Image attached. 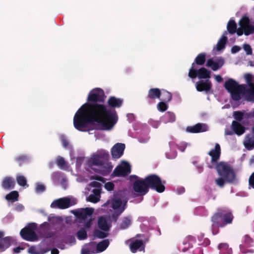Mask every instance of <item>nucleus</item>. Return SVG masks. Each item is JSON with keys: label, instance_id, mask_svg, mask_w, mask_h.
Here are the masks:
<instances>
[{"label": "nucleus", "instance_id": "nucleus-1", "mask_svg": "<svg viewBox=\"0 0 254 254\" xmlns=\"http://www.w3.org/2000/svg\"><path fill=\"white\" fill-rule=\"evenodd\" d=\"M106 96L103 90L95 88L90 91L87 101L77 110L73 118L74 127L80 131L89 130V124L96 122L100 125L97 129L110 130L117 123L118 117L115 110L108 109L103 104Z\"/></svg>", "mask_w": 254, "mask_h": 254}, {"label": "nucleus", "instance_id": "nucleus-2", "mask_svg": "<svg viewBox=\"0 0 254 254\" xmlns=\"http://www.w3.org/2000/svg\"><path fill=\"white\" fill-rule=\"evenodd\" d=\"M129 180L133 181V190L138 196H143L148 193L149 189L155 190L159 193L164 191L165 182H163L160 177L156 174H152L146 176L144 179L140 178L136 175L129 176Z\"/></svg>", "mask_w": 254, "mask_h": 254}, {"label": "nucleus", "instance_id": "nucleus-3", "mask_svg": "<svg viewBox=\"0 0 254 254\" xmlns=\"http://www.w3.org/2000/svg\"><path fill=\"white\" fill-rule=\"evenodd\" d=\"M234 217L232 213L223 208H218L211 217V231L213 235L219 233V228H223L232 223Z\"/></svg>", "mask_w": 254, "mask_h": 254}, {"label": "nucleus", "instance_id": "nucleus-4", "mask_svg": "<svg viewBox=\"0 0 254 254\" xmlns=\"http://www.w3.org/2000/svg\"><path fill=\"white\" fill-rule=\"evenodd\" d=\"M224 86L233 100L237 101L241 99L242 93L245 91V84H239L234 79L229 78L225 82Z\"/></svg>", "mask_w": 254, "mask_h": 254}, {"label": "nucleus", "instance_id": "nucleus-5", "mask_svg": "<svg viewBox=\"0 0 254 254\" xmlns=\"http://www.w3.org/2000/svg\"><path fill=\"white\" fill-rule=\"evenodd\" d=\"M216 169L218 174L225 179L227 182L233 183L236 179V175L233 169L227 163L221 162L217 163Z\"/></svg>", "mask_w": 254, "mask_h": 254}, {"label": "nucleus", "instance_id": "nucleus-6", "mask_svg": "<svg viewBox=\"0 0 254 254\" xmlns=\"http://www.w3.org/2000/svg\"><path fill=\"white\" fill-rule=\"evenodd\" d=\"M188 76L191 79H194L197 77L201 80H202V79H209L211 77V71L204 67L196 69L194 68V63H192L189 69Z\"/></svg>", "mask_w": 254, "mask_h": 254}, {"label": "nucleus", "instance_id": "nucleus-7", "mask_svg": "<svg viewBox=\"0 0 254 254\" xmlns=\"http://www.w3.org/2000/svg\"><path fill=\"white\" fill-rule=\"evenodd\" d=\"M37 224L35 223H29L26 227L22 229L20 234L21 237L28 241H35L38 240V237L35 230Z\"/></svg>", "mask_w": 254, "mask_h": 254}, {"label": "nucleus", "instance_id": "nucleus-8", "mask_svg": "<svg viewBox=\"0 0 254 254\" xmlns=\"http://www.w3.org/2000/svg\"><path fill=\"white\" fill-rule=\"evenodd\" d=\"M131 172V166L129 164L124 162L121 165L117 166L111 175L112 177H125Z\"/></svg>", "mask_w": 254, "mask_h": 254}, {"label": "nucleus", "instance_id": "nucleus-9", "mask_svg": "<svg viewBox=\"0 0 254 254\" xmlns=\"http://www.w3.org/2000/svg\"><path fill=\"white\" fill-rule=\"evenodd\" d=\"M221 154L220 146L219 144L216 143L215 148L211 149L208 153V155L211 156V165H208L209 168H213L215 165L218 163V161L220 158Z\"/></svg>", "mask_w": 254, "mask_h": 254}, {"label": "nucleus", "instance_id": "nucleus-10", "mask_svg": "<svg viewBox=\"0 0 254 254\" xmlns=\"http://www.w3.org/2000/svg\"><path fill=\"white\" fill-rule=\"evenodd\" d=\"M254 246V240L248 235H246L243 239V244L240 245V249L243 254L254 253V250H247L246 247H251Z\"/></svg>", "mask_w": 254, "mask_h": 254}, {"label": "nucleus", "instance_id": "nucleus-11", "mask_svg": "<svg viewBox=\"0 0 254 254\" xmlns=\"http://www.w3.org/2000/svg\"><path fill=\"white\" fill-rule=\"evenodd\" d=\"M70 200L68 197L60 198L54 200L51 204L52 208L65 209L70 206Z\"/></svg>", "mask_w": 254, "mask_h": 254}, {"label": "nucleus", "instance_id": "nucleus-12", "mask_svg": "<svg viewBox=\"0 0 254 254\" xmlns=\"http://www.w3.org/2000/svg\"><path fill=\"white\" fill-rule=\"evenodd\" d=\"M195 87L197 91L198 92L205 91L207 93L211 89L212 83L208 79L205 80H200L196 83Z\"/></svg>", "mask_w": 254, "mask_h": 254}, {"label": "nucleus", "instance_id": "nucleus-13", "mask_svg": "<svg viewBox=\"0 0 254 254\" xmlns=\"http://www.w3.org/2000/svg\"><path fill=\"white\" fill-rule=\"evenodd\" d=\"M94 211L92 208L86 207L75 210L73 214L79 219L85 220L87 217H91Z\"/></svg>", "mask_w": 254, "mask_h": 254}, {"label": "nucleus", "instance_id": "nucleus-14", "mask_svg": "<svg viewBox=\"0 0 254 254\" xmlns=\"http://www.w3.org/2000/svg\"><path fill=\"white\" fill-rule=\"evenodd\" d=\"M125 149V144L122 143H117L113 146L111 149V154L113 158L119 159L124 153Z\"/></svg>", "mask_w": 254, "mask_h": 254}, {"label": "nucleus", "instance_id": "nucleus-15", "mask_svg": "<svg viewBox=\"0 0 254 254\" xmlns=\"http://www.w3.org/2000/svg\"><path fill=\"white\" fill-rule=\"evenodd\" d=\"M224 64V61L222 58H219L216 61L210 58L207 60L206 66L211 67L213 71H216L221 68Z\"/></svg>", "mask_w": 254, "mask_h": 254}, {"label": "nucleus", "instance_id": "nucleus-16", "mask_svg": "<svg viewBox=\"0 0 254 254\" xmlns=\"http://www.w3.org/2000/svg\"><path fill=\"white\" fill-rule=\"evenodd\" d=\"M242 96H244L246 100L249 102H254V83L249 84V88H247L245 84V91L242 93Z\"/></svg>", "mask_w": 254, "mask_h": 254}, {"label": "nucleus", "instance_id": "nucleus-17", "mask_svg": "<svg viewBox=\"0 0 254 254\" xmlns=\"http://www.w3.org/2000/svg\"><path fill=\"white\" fill-rule=\"evenodd\" d=\"M101 160H102L103 162L108 166L106 167L105 170H103L104 172V174H109L112 169V166L110 165H108L107 162L108 161L109 154L108 152H106L105 151H101L97 154Z\"/></svg>", "mask_w": 254, "mask_h": 254}, {"label": "nucleus", "instance_id": "nucleus-18", "mask_svg": "<svg viewBox=\"0 0 254 254\" xmlns=\"http://www.w3.org/2000/svg\"><path fill=\"white\" fill-rule=\"evenodd\" d=\"M187 131L190 133H198L206 131L207 126L205 124L198 123L193 126H189L186 128Z\"/></svg>", "mask_w": 254, "mask_h": 254}, {"label": "nucleus", "instance_id": "nucleus-19", "mask_svg": "<svg viewBox=\"0 0 254 254\" xmlns=\"http://www.w3.org/2000/svg\"><path fill=\"white\" fill-rule=\"evenodd\" d=\"M129 248L132 253H135L137 250L141 251L144 250V246L142 240H135L130 243Z\"/></svg>", "mask_w": 254, "mask_h": 254}, {"label": "nucleus", "instance_id": "nucleus-20", "mask_svg": "<svg viewBox=\"0 0 254 254\" xmlns=\"http://www.w3.org/2000/svg\"><path fill=\"white\" fill-rule=\"evenodd\" d=\"M232 129L234 132L238 135L243 134L246 130L244 126H242L239 122L233 121L232 123Z\"/></svg>", "mask_w": 254, "mask_h": 254}, {"label": "nucleus", "instance_id": "nucleus-21", "mask_svg": "<svg viewBox=\"0 0 254 254\" xmlns=\"http://www.w3.org/2000/svg\"><path fill=\"white\" fill-rule=\"evenodd\" d=\"M123 100L115 96H111L107 101L108 106L112 108H120L122 106Z\"/></svg>", "mask_w": 254, "mask_h": 254}, {"label": "nucleus", "instance_id": "nucleus-22", "mask_svg": "<svg viewBox=\"0 0 254 254\" xmlns=\"http://www.w3.org/2000/svg\"><path fill=\"white\" fill-rule=\"evenodd\" d=\"M161 91L157 88H153L149 90L147 98L149 99L155 100L160 99Z\"/></svg>", "mask_w": 254, "mask_h": 254}, {"label": "nucleus", "instance_id": "nucleus-23", "mask_svg": "<svg viewBox=\"0 0 254 254\" xmlns=\"http://www.w3.org/2000/svg\"><path fill=\"white\" fill-rule=\"evenodd\" d=\"M15 186L14 180L9 177L4 178L2 182V187L5 190H11Z\"/></svg>", "mask_w": 254, "mask_h": 254}, {"label": "nucleus", "instance_id": "nucleus-24", "mask_svg": "<svg viewBox=\"0 0 254 254\" xmlns=\"http://www.w3.org/2000/svg\"><path fill=\"white\" fill-rule=\"evenodd\" d=\"M245 147L249 150L254 148V136L251 134H247L245 137L244 142Z\"/></svg>", "mask_w": 254, "mask_h": 254}, {"label": "nucleus", "instance_id": "nucleus-25", "mask_svg": "<svg viewBox=\"0 0 254 254\" xmlns=\"http://www.w3.org/2000/svg\"><path fill=\"white\" fill-rule=\"evenodd\" d=\"M88 164L91 166H97L100 167L106 165L97 154L90 158L88 161Z\"/></svg>", "mask_w": 254, "mask_h": 254}, {"label": "nucleus", "instance_id": "nucleus-26", "mask_svg": "<svg viewBox=\"0 0 254 254\" xmlns=\"http://www.w3.org/2000/svg\"><path fill=\"white\" fill-rule=\"evenodd\" d=\"M98 226L100 229L104 231H108L110 229L106 219L103 216H101L98 218Z\"/></svg>", "mask_w": 254, "mask_h": 254}, {"label": "nucleus", "instance_id": "nucleus-27", "mask_svg": "<svg viewBox=\"0 0 254 254\" xmlns=\"http://www.w3.org/2000/svg\"><path fill=\"white\" fill-rule=\"evenodd\" d=\"M48 251H49L48 249H42L40 246H31L28 251L30 254H44Z\"/></svg>", "mask_w": 254, "mask_h": 254}, {"label": "nucleus", "instance_id": "nucleus-28", "mask_svg": "<svg viewBox=\"0 0 254 254\" xmlns=\"http://www.w3.org/2000/svg\"><path fill=\"white\" fill-rule=\"evenodd\" d=\"M110 244L108 239H105L96 244L97 253L104 251L109 246Z\"/></svg>", "mask_w": 254, "mask_h": 254}, {"label": "nucleus", "instance_id": "nucleus-29", "mask_svg": "<svg viewBox=\"0 0 254 254\" xmlns=\"http://www.w3.org/2000/svg\"><path fill=\"white\" fill-rule=\"evenodd\" d=\"M206 62V54L204 53H201L199 54L195 58L194 61L193 63L197 65L202 66Z\"/></svg>", "mask_w": 254, "mask_h": 254}, {"label": "nucleus", "instance_id": "nucleus-30", "mask_svg": "<svg viewBox=\"0 0 254 254\" xmlns=\"http://www.w3.org/2000/svg\"><path fill=\"white\" fill-rule=\"evenodd\" d=\"M19 193L18 191L13 190L7 194L5 198L8 201H11L12 202H15L18 200Z\"/></svg>", "mask_w": 254, "mask_h": 254}, {"label": "nucleus", "instance_id": "nucleus-31", "mask_svg": "<svg viewBox=\"0 0 254 254\" xmlns=\"http://www.w3.org/2000/svg\"><path fill=\"white\" fill-rule=\"evenodd\" d=\"M237 27L235 20L230 19L228 22L227 29L230 34H234L236 32Z\"/></svg>", "mask_w": 254, "mask_h": 254}, {"label": "nucleus", "instance_id": "nucleus-32", "mask_svg": "<svg viewBox=\"0 0 254 254\" xmlns=\"http://www.w3.org/2000/svg\"><path fill=\"white\" fill-rule=\"evenodd\" d=\"M131 218L130 216H126L123 218L120 224V228L122 230L127 228L131 224Z\"/></svg>", "mask_w": 254, "mask_h": 254}, {"label": "nucleus", "instance_id": "nucleus-33", "mask_svg": "<svg viewBox=\"0 0 254 254\" xmlns=\"http://www.w3.org/2000/svg\"><path fill=\"white\" fill-rule=\"evenodd\" d=\"M163 118L165 123H173L176 120L175 115L171 112H166Z\"/></svg>", "mask_w": 254, "mask_h": 254}, {"label": "nucleus", "instance_id": "nucleus-34", "mask_svg": "<svg viewBox=\"0 0 254 254\" xmlns=\"http://www.w3.org/2000/svg\"><path fill=\"white\" fill-rule=\"evenodd\" d=\"M161 98H160V100L166 102H170L172 99V94L170 92L163 89L161 91Z\"/></svg>", "mask_w": 254, "mask_h": 254}, {"label": "nucleus", "instance_id": "nucleus-35", "mask_svg": "<svg viewBox=\"0 0 254 254\" xmlns=\"http://www.w3.org/2000/svg\"><path fill=\"white\" fill-rule=\"evenodd\" d=\"M107 231L102 232L98 229H95L93 231V236L95 238L104 239L108 236L109 233Z\"/></svg>", "mask_w": 254, "mask_h": 254}, {"label": "nucleus", "instance_id": "nucleus-36", "mask_svg": "<svg viewBox=\"0 0 254 254\" xmlns=\"http://www.w3.org/2000/svg\"><path fill=\"white\" fill-rule=\"evenodd\" d=\"M111 204L114 210H118L122 207L123 202L120 198H114L111 200Z\"/></svg>", "mask_w": 254, "mask_h": 254}, {"label": "nucleus", "instance_id": "nucleus-37", "mask_svg": "<svg viewBox=\"0 0 254 254\" xmlns=\"http://www.w3.org/2000/svg\"><path fill=\"white\" fill-rule=\"evenodd\" d=\"M126 203L124 204L120 209L118 210H114L115 211L112 214V217L114 220L115 222H117L119 217L124 212L125 209Z\"/></svg>", "mask_w": 254, "mask_h": 254}, {"label": "nucleus", "instance_id": "nucleus-38", "mask_svg": "<svg viewBox=\"0 0 254 254\" xmlns=\"http://www.w3.org/2000/svg\"><path fill=\"white\" fill-rule=\"evenodd\" d=\"M84 247L92 254L97 253L96 244L94 242H90L85 244Z\"/></svg>", "mask_w": 254, "mask_h": 254}, {"label": "nucleus", "instance_id": "nucleus-39", "mask_svg": "<svg viewBox=\"0 0 254 254\" xmlns=\"http://www.w3.org/2000/svg\"><path fill=\"white\" fill-rule=\"evenodd\" d=\"M227 41V37L225 36H222V37L219 39L217 44V49L218 51L223 49L225 46V44Z\"/></svg>", "mask_w": 254, "mask_h": 254}, {"label": "nucleus", "instance_id": "nucleus-40", "mask_svg": "<svg viewBox=\"0 0 254 254\" xmlns=\"http://www.w3.org/2000/svg\"><path fill=\"white\" fill-rule=\"evenodd\" d=\"M16 181L17 184L21 187H28L27 184V180L26 178L22 175H18L16 177Z\"/></svg>", "mask_w": 254, "mask_h": 254}, {"label": "nucleus", "instance_id": "nucleus-41", "mask_svg": "<svg viewBox=\"0 0 254 254\" xmlns=\"http://www.w3.org/2000/svg\"><path fill=\"white\" fill-rule=\"evenodd\" d=\"M250 23V19L247 16H243L239 21V24L242 28L249 25Z\"/></svg>", "mask_w": 254, "mask_h": 254}, {"label": "nucleus", "instance_id": "nucleus-42", "mask_svg": "<svg viewBox=\"0 0 254 254\" xmlns=\"http://www.w3.org/2000/svg\"><path fill=\"white\" fill-rule=\"evenodd\" d=\"M76 236L79 240H84L87 238V232L84 228H81L77 231Z\"/></svg>", "mask_w": 254, "mask_h": 254}, {"label": "nucleus", "instance_id": "nucleus-43", "mask_svg": "<svg viewBox=\"0 0 254 254\" xmlns=\"http://www.w3.org/2000/svg\"><path fill=\"white\" fill-rule=\"evenodd\" d=\"M167 103L162 101L159 102L157 105V109L161 112L166 111L168 108Z\"/></svg>", "mask_w": 254, "mask_h": 254}, {"label": "nucleus", "instance_id": "nucleus-44", "mask_svg": "<svg viewBox=\"0 0 254 254\" xmlns=\"http://www.w3.org/2000/svg\"><path fill=\"white\" fill-rule=\"evenodd\" d=\"M243 28L244 30V34L246 36H248L254 33V26L252 25L249 24Z\"/></svg>", "mask_w": 254, "mask_h": 254}, {"label": "nucleus", "instance_id": "nucleus-45", "mask_svg": "<svg viewBox=\"0 0 254 254\" xmlns=\"http://www.w3.org/2000/svg\"><path fill=\"white\" fill-rule=\"evenodd\" d=\"M244 113L241 111H235L233 112V117L236 120V121L241 122L243 119Z\"/></svg>", "mask_w": 254, "mask_h": 254}, {"label": "nucleus", "instance_id": "nucleus-46", "mask_svg": "<svg viewBox=\"0 0 254 254\" xmlns=\"http://www.w3.org/2000/svg\"><path fill=\"white\" fill-rule=\"evenodd\" d=\"M56 163L57 165L60 167V168L63 169L66 166V163L64 159L62 157H59L56 160Z\"/></svg>", "mask_w": 254, "mask_h": 254}, {"label": "nucleus", "instance_id": "nucleus-47", "mask_svg": "<svg viewBox=\"0 0 254 254\" xmlns=\"http://www.w3.org/2000/svg\"><path fill=\"white\" fill-rule=\"evenodd\" d=\"M12 241V238L10 237H5L2 239H0V242L1 243L2 245H4L6 243L7 244V248H8L10 245Z\"/></svg>", "mask_w": 254, "mask_h": 254}, {"label": "nucleus", "instance_id": "nucleus-48", "mask_svg": "<svg viewBox=\"0 0 254 254\" xmlns=\"http://www.w3.org/2000/svg\"><path fill=\"white\" fill-rule=\"evenodd\" d=\"M100 200V197L93 195L92 194H90L89 196L87 198V200L88 201L93 202V203H96L98 202Z\"/></svg>", "mask_w": 254, "mask_h": 254}, {"label": "nucleus", "instance_id": "nucleus-49", "mask_svg": "<svg viewBox=\"0 0 254 254\" xmlns=\"http://www.w3.org/2000/svg\"><path fill=\"white\" fill-rule=\"evenodd\" d=\"M226 182L225 178L223 177H220L215 180L216 184L220 188H223Z\"/></svg>", "mask_w": 254, "mask_h": 254}, {"label": "nucleus", "instance_id": "nucleus-50", "mask_svg": "<svg viewBox=\"0 0 254 254\" xmlns=\"http://www.w3.org/2000/svg\"><path fill=\"white\" fill-rule=\"evenodd\" d=\"M243 49L245 50V51L246 53V54L248 55H252L253 51L250 45L248 44H244L243 45Z\"/></svg>", "mask_w": 254, "mask_h": 254}, {"label": "nucleus", "instance_id": "nucleus-51", "mask_svg": "<svg viewBox=\"0 0 254 254\" xmlns=\"http://www.w3.org/2000/svg\"><path fill=\"white\" fill-rule=\"evenodd\" d=\"M249 188L254 189V172L251 175L249 178Z\"/></svg>", "mask_w": 254, "mask_h": 254}, {"label": "nucleus", "instance_id": "nucleus-52", "mask_svg": "<svg viewBox=\"0 0 254 254\" xmlns=\"http://www.w3.org/2000/svg\"><path fill=\"white\" fill-rule=\"evenodd\" d=\"M115 187L114 184L112 182H109L105 183L104 185V188L108 191H112L114 190Z\"/></svg>", "mask_w": 254, "mask_h": 254}, {"label": "nucleus", "instance_id": "nucleus-53", "mask_svg": "<svg viewBox=\"0 0 254 254\" xmlns=\"http://www.w3.org/2000/svg\"><path fill=\"white\" fill-rule=\"evenodd\" d=\"M61 141H62L63 146L64 148L68 147L69 146V142H68V140L67 139V138L65 137V136L64 135H61Z\"/></svg>", "mask_w": 254, "mask_h": 254}, {"label": "nucleus", "instance_id": "nucleus-54", "mask_svg": "<svg viewBox=\"0 0 254 254\" xmlns=\"http://www.w3.org/2000/svg\"><path fill=\"white\" fill-rule=\"evenodd\" d=\"M45 190V187L44 185L38 183L36 187V191L37 192H42Z\"/></svg>", "mask_w": 254, "mask_h": 254}, {"label": "nucleus", "instance_id": "nucleus-55", "mask_svg": "<svg viewBox=\"0 0 254 254\" xmlns=\"http://www.w3.org/2000/svg\"><path fill=\"white\" fill-rule=\"evenodd\" d=\"M27 160V157L24 155H21L15 158V160L19 162H24Z\"/></svg>", "mask_w": 254, "mask_h": 254}, {"label": "nucleus", "instance_id": "nucleus-56", "mask_svg": "<svg viewBox=\"0 0 254 254\" xmlns=\"http://www.w3.org/2000/svg\"><path fill=\"white\" fill-rule=\"evenodd\" d=\"M90 186L95 188V189H101V187H102L101 184L98 182L93 181L90 183Z\"/></svg>", "mask_w": 254, "mask_h": 254}, {"label": "nucleus", "instance_id": "nucleus-57", "mask_svg": "<svg viewBox=\"0 0 254 254\" xmlns=\"http://www.w3.org/2000/svg\"><path fill=\"white\" fill-rule=\"evenodd\" d=\"M245 79L247 81V83L248 84V86H249V84L251 83H253L252 82V75L250 73H246L245 75Z\"/></svg>", "mask_w": 254, "mask_h": 254}, {"label": "nucleus", "instance_id": "nucleus-58", "mask_svg": "<svg viewBox=\"0 0 254 254\" xmlns=\"http://www.w3.org/2000/svg\"><path fill=\"white\" fill-rule=\"evenodd\" d=\"M101 190L102 189H94L92 191V192H93L92 194L96 195V196L100 197Z\"/></svg>", "mask_w": 254, "mask_h": 254}, {"label": "nucleus", "instance_id": "nucleus-59", "mask_svg": "<svg viewBox=\"0 0 254 254\" xmlns=\"http://www.w3.org/2000/svg\"><path fill=\"white\" fill-rule=\"evenodd\" d=\"M241 48L239 46H234L231 49V52L232 53H236L239 52Z\"/></svg>", "mask_w": 254, "mask_h": 254}, {"label": "nucleus", "instance_id": "nucleus-60", "mask_svg": "<svg viewBox=\"0 0 254 254\" xmlns=\"http://www.w3.org/2000/svg\"><path fill=\"white\" fill-rule=\"evenodd\" d=\"M229 248V245L227 243H221L218 246V248L219 249H224V250H227Z\"/></svg>", "mask_w": 254, "mask_h": 254}, {"label": "nucleus", "instance_id": "nucleus-61", "mask_svg": "<svg viewBox=\"0 0 254 254\" xmlns=\"http://www.w3.org/2000/svg\"><path fill=\"white\" fill-rule=\"evenodd\" d=\"M24 206L21 204H18L15 205V210L17 211H21L24 209Z\"/></svg>", "mask_w": 254, "mask_h": 254}, {"label": "nucleus", "instance_id": "nucleus-62", "mask_svg": "<svg viewBox=\"0 0 254 254\" xmlns=\"http://www.w3.org/2000/svg\"><path fill=\"white\" fill-rule=\"evenodd\" d=\"M7 246L8 245L6 243L4 245H2L1 243L0 242V252H4L6 249H7Z\"/></svg>", "mask_w": 254, "mask_h": 254}, {"label": "nucleus", "instance_id": "nucleus-63", "mask_svg": "<svg viewBox=\"0 0 254 254\" xmlns=\"http://www.w3.org/2000/svg\"><path fill=\"white\" fill-rule=\"evenodd\" d=\"M237 34V35L238 36H241L243 34V33H244V30L243 28L240 27L239 28H238V29H236V32Z\"/></svg>", "mask_w": 254, "mask_h": 254}, {"label": "nucleus", "instance_id": "nucleus-64", "mask_svg": "<svg viewBox=\"0 0 254 254\" xmlns=\"http://www.w3.org/2000/svg\"><path fill=\"white\" fill-rule=\"evenodd\" d=\"M81 254H92L90 251L85 249L84 247L82 248L81 252Z\"/></svg>", "mask_w": 254, "mask_h": 254}]
</instances>
